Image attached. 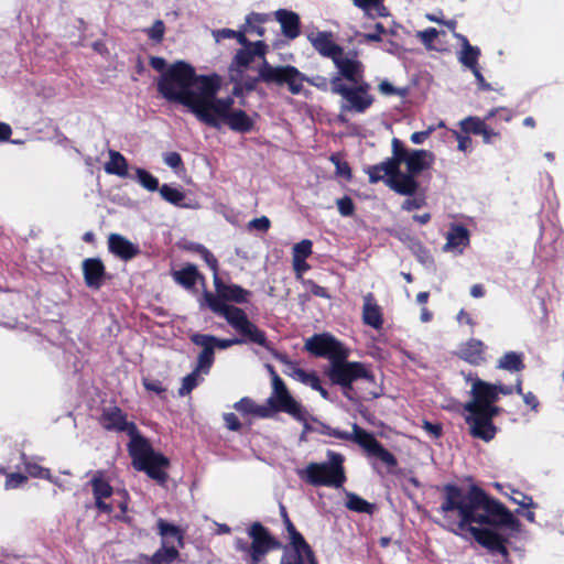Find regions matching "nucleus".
<instances>
[{
	"mask_svg": "<svg viewBox=\"0 0 564 564\" xmlns=\"http://www.w3.org/2000/svg\"><path fill=\"white\" fill-rule=\"evenodd\" d=\"M442 494L443 500L437 511L443 517L446 530L460 536L469 534L489 553L509 558V539L497 530L519 532L521 522L501 501L478 485L464 489L456 484H446L442 487Z\"/></svg>",
	"mask_w": 564,
	"mask_h": 564,
	"instance_id": "nucleus-1",
	"label": "nucleus"
},
{
	"mask_svg": "<svg viewBox=\"0 0 564 564\" xmlns=\"http://www.w3.org/2000/svg\"><path fill=\"white\" fill-rule=\"evenodd\" d=\"M220 88L219 75H197L193 66L183 61L170 65L158 80V90L162 97L185 106L196 119Z\"/></svg>",
	"mask_w": 564,
	"mask_h": 564,
	"instance_id": "nucleus-2",
	"label": "nucleus"
},
{
	"mask_svg": "<svg viewBox=\"0 0 564 564\" xmlns=\"http://www.w3.org/2000/svg\"><path fill=\"white\" fill-rule=\"evenodd\" d=\"M216 41L237 37L243 47L236 54L230 67L229 78L235 84L232 96L240 97L245 91L252 90L259 78L265 82L282 83V67H270L264 62V44L247 42L243 33L230 29L218 30L214 33Z\"/></svg>",
	"mask_w": 564,
	"mask_h": 564,
	"instance_id": "nucleus-3",
	"label": "nucleus"
},
{
	"mask_svg": "<svg viewBox=\"0 0 564 564\" xmlns=\"http://www.w3.org/2000/svg\"><path fill=\"white\" fill-rule=\"evenodd\" d=\"M101 424L107 430L126 432L130 436L128 444L132 465L137 470L147 475L163 485L167 479L165 469L169 459L159 452H155L149 441L138 432L134 423L128 422L124 413L119 408H109L104 411Z\"/></svg>",
	"mask_w": 564,
	"mask_h": 564,
	"instance_id": "nucleus-4",
	"label": "nucleus"
},
{
	"mask_svg": "<svg viewBox=\"0 0 564 564\" xmlns=\"http://www.w3.org/2000/svg\"><path fill=\"white\" fill-rule=\"evenodd\" d=\"M349 350L330 362L324 375L329 381L339 386L349 400H375L382 395V388L377 384L373 372L362 362L348 361Z\"/></svg>",
	"mask_w": 564,
	"mask_h": 564,
	"instance_id": "nucleus-5",
	"label": "nucleus"
},
{
	"mask_svg": "<svg viewBox=\"0 0 564 564\" xmlns=\"http://www.w3.org/2000/svg\"><path fill=\"white\" fill-rule=\"evenodd\" d=\"M392 154L395 155L400 182H393L392 191L399 195L412 196L417 193L420 183L416 177L425 170L431 169L435 156L431 151L423 149L409 150L404 143L393 138L391 142Z\"/></svg>",
	"mask_w": 564,
	"mask_h": 564,
	"instance_id": "nucleus-6",
	"label": "nucleus"
},
{
	"mask_svg": "<svg viewBox=\"0 0 564 564\" xmlns=\"http://www.w3.org/2000/svg\"><path fill=\"white\" fill-rule=\"evenodd\" d=\"M471 381L470 400L464 403V411L479 410L494 421L496 416L502 413L503 409L496 403L500 394L510 395L512 393L522 394V377H518L514 386L503 383H491L478 377H467Z\"/></svg>",
	"mask_w": 564,
	"mask_h": 564,
	"instance_id": "nucleus-7",
	"label": "nucleus"
},
{
	"mask_svg": "<svg viewBox=\"0 0 564 564\" xmlns=\"http://www.w3.org/2000/svg\"><path fill=\"white\" fill-rule=\"evenodd\" d=\"M370 88V84L365 80V66L361 62L351 79H345L339 73L333 76V94L341 97L343 111L364 113L369 109L375 101Z\"/></svg>",
	"mask_w": 564,
	"mask_h": 564,
	"instance_id": "nucleus-8",
	"label": "nucleus"
},
{
	"mask_svg": "<svg viewBox=\"0 0 564 564\" xmlns=\"http://www.w3.org/2000/svg\"><path fill=\"white\" fill-rule=\"evenodd\" d=\"M232 106V96L219 98L217 95H213L197 120L217 129L227 124L236 132L251 131L254 126L253 118L242 109H234Z\"/></svg>",
	"mask_w": 564,
	"mask_h": 564,
	"instance_id": "nucleus-9",
	"label": "nucleus"
},
{
	"mask_svg": "<svg viewBox=\"0 0 564 564\" xmlns=\"http://www.w3.org/2000/svg\"><path fill=\"white\" fill-rule=\"evenodd\" d=\"M329 462L310 463L301 473V478L314 487L340 488L346 481L344 457L341 454L328 451Z\"/></svg>",
	"mask_w": 564,
	"mask_h": 564,
	"instance_id": "nucleus-10",
	"label": "nucleus"
},
{
	"mask_svg": "<svg viewBox=\"0 0 564 564\" xmlns=\"http://www.w3.org/2000/svg\"><path fill=\"white\" fill-rule=\"evenodd\" d=\"M352 432H345L330 426H325L324 434L344 441H351L362 447L368 456H373L381 460L387 467L394 468L398 465L397 457L389 452L376 438V436L367 430L360 427L357 423H352Z\"/></svg>",
	"mask_w": 564,
	"mask_h": 564,
	"instance_id": "nucleus-11",
	"label": "nucleus"
},
{
	"mask_svg": "<svg viewBox=\"0 0 564 564\" xmlns=\"http://www.w3.org/2000/svg\"><path fill=\"white\" fill-rule=\"evenodd\" d=\"M312 46L324 57L330 58L337 68V73L351 79L359 67V59L355 54L352 57L344 56V48L336 44L332 32L319 31L308 36Z\"/></svg>",
	"mask_w": 564,
	"mask_h": 564,
	"instance_id": "nucleus-12",
	"label": "nucleus"
},
{
	"mask_svg": "<svg viewBox=\"0 0 564 564\" xmlns=\"http://www.w3.org/2000/svg\"><path fill=\"white\" fill-rule=\"evenodd\" d=\"M205 301L209 308L216 314L224 316L236 332L253 343L265 345L264 335L248 319L241 308L227 304L212 293L205 294Z\"/></svg>",
	"mask_w": 564,
	"mask_h": 564,
	"instance_id": "nucleus-13",
	"label": "nucleus"
},
{
	"mask_svg": "<svg viewBox=\"0 0 564 564\" xmlns=\"http://www.w3.org/2000/svg\"><path fill=\"white\" fill-rule=\"evenodd\" d=\"M272 376L273 393L267 400L265 404H257L249 398H242L235 403V409L246 416L251 417H271L282 410V380L271 365H265Z\"/></svg>",
	"mask_w": 564,
	"mask_h": 564,
	"instance_id": "nucleus-14",
	"label": "nucleus"
},
{
	"mask_svg": "<svg viewBox=\"0 0 564 564\" xmlns=\"http://www.w3.org/2000/svg\"><path fill=\"white\" fill-rule=\"evenodd\" d=\"M304 349L314 357L328 359L329 364L348 350L329 333L314 334L305 340Z\"/></svg>",
	"mask_w": 564,
	"mask_h": 564,
	"instance_id": "nucleus-15",
	"label": "nucleus"
},
{
	"mask_svg": "<svg viewBox=\"0 0 564 564\" xmlns=\"http://www.w3.org/2000/svg\"><path fill=\"white\" fill-rule=\"evenodd\" d=\"M248 535L252 540L251 545L248 546L246 542L238 540L237 547L241 551L248 552L253 564L259 563L262 556L278 546V542L259 522L253 523L249 528Z\"/></svg>",
	"mask_w": 564,
	"mask_h": 564,
	"instance_id": "nucleus-16",
	"label": "nucleus"
},
{
	"mask_svg": "<svg viewBox=\"0 0 564 564\" xmlns=\"http://www.w3.org/2000/svg\"><path fill=\"white\" fill-rule=\"evenodd\" d=\"M284 527L290 535V547L285 550L284 564H305V557L314 553L304 536L296 530L284 511Z\"/></svg>",
	"mask_w": 564,
	"mask_h": 564,
	"instance_id": "nucleus-17",
	"label": "nucleus"
},
{
	"mask_svg": "<svg viewBox=\"0 0 564 564\" xmlns=\"http://www.w3.org/2000/svg\"><path fill=\"white\" fill-rule=\"evenodd\" d=\"M465 422L468 425L469 435L486 443L492 441L499 429L491 419L479 410L465 411Z\"/></svg>",
	"mask_w": 564,
	"mask_h": 564,
	"instance_id": "nucleus-18",
	"label": "nucleus"
},
{
	"mask_svg": "<svg viewBox=\"0 0 564 564\" xmlns=\"http://www.w3.org/2000/svg\"><path fill=\"white\" fill-rule=\"evenodd\" d=\"M366 173L368 174L370 184L382 181L390 189L394 186L393 182H400L398 163L393 154L379 164L368 166Z\"/></svg>",
	"mask_w": 564,
	"mask_h": 564,
	"instance_id": "nucleus-19",
	"label": "nucleus"
},
{
	"mask_svg": "<svg viewBox=\"0 0 564 564\" xmlns=\"http://www.w3.org/2000/svg\"><path fill=\"white\" fill-rule=\"evenodd\" d=\"M362 323L380 330L383 327L384 318L381 306L378 304L373 293L369 292L364 296Z\"/></svg>",
	"mask_w": 564,
	"mask_h": 564,
	"instance_id": "nucleus-20",
	"label": "nucleus"
},
{
	"mask_svg": "<svg viewBox=\"0 0 564 564\" xmlns=\"http://www.w3.org/2000/svg\"><path fill=\"white\" fill-rule=\"evenodd\" d=\"M191 338L195 345L203 348V351L197 358V366L195 369L204 375H207L214 362V349L212 347V341L215 340V336L194 334Z\"/></svg>",
	"mask_w": 564,
	"mask_h": 564,
	"instance_id": "nucleus-21",
	"label": "nucleus"
},
{
	"mask_svg": "<svg viewBox=\"0 0 564 564\" xmlns=\"http://www.w3.org/2000/svg\"><path fill=\"white\" fill-rule=\"evenodd\" d=\"M108 248L111 253L126 261L134 258L140 252L137 245L119 234L109 235Z\"/></svg>",
	"mask_w": 564,
	"mask_h": 564,
	"instance_id": "nucleus-22",
	"label": "nucleus"
},
{
	"mask_svg": "<svg viewBox=\"0 0 564 564\" xmlns=\"http://www.w3.org/2000/svg\"><path fill=\"white\" fill-rule=\"evenodd\" d=\"M486 346L480 339L470 338L462 344L457 356L473 366H479L485 362Z\"/></svg>",
	"mask_w": 564,
	"mask_h": 564,
	"instance_id": "nucleus-23",
	"label": "nucleus"
},
{
	"mask_svg": "<svg viewBox=\"0 0 564 564\" xmlns=\"http://www.w3.org/2000/svg\"><path fill=\"white\" fill-rule=\"evenodd\" d=\"M180 556L178 549L169 545L166 540H162L161 547L151 556L141 554L137 558L138 564H172Z\"/></svg>",
	"mask_w": 564,
	"mask_h": 564,
	"instance_id": "nucleus-24",
	"label": "nucleus"
},
{
	"mask_svg": "<svg viewBox=\"0 0 564 564\" xmlns=\"http://www.w3.org/2000/svg\"><path fill=\"white\" fill-rule=\"evenodd\" d=\"M85 282L89 288L99 289L105 276V267L97 258H89L83 262Z\"/></svg>",
	"mask_w": 564,
	"mask_h": 564,
	"instance_id": "nucleus-25",
	"label": "nucleus"
},
{
	"mask_svg": "<svg viewBox=\"0 0 564 564\" xmlns=\"http://www.w3.org/2000/svg\"><path fill=\"white\" fill-rule=\"evenodd\" d=\"M215 289L217 292V299L225 301H234L237 303H243L247 301L249 292L236 284H225L218 276L214 280Z\"/></svg>",
	"mask_w": 564,
	"mask_h": 564,
	"instance_id": "nucleus-26",
	"label": "nucleus"
},
{
	"mask_svg": "<svg viewBox=\"0 0 564 564\" xmlns=\"http://www.w3.org/2000/svg\"><path fill=\"white\" fill-rule=\"evenodd\" d=\"M469 245V231L463 225H455L451 228L446 237L444 250L463 252Z\"/></svg>",
	"mask_w": 564,
	"mask_h": 564,
	"instance_id": "nucleus-27",
	"label": "nucleus"
},
{
	"mask_svg": "<svg viewBox=\"0 0 564 564\" xmlns=\"http://www.w3.org/2000/svg\"><path fill=\"white\" fill-rule=\"evenodd\" d=\"M91 486L97 508L104 512L110 513L113 508L110 503L105 502L104 499L111 496V486L101 476L94 477L91 479Z\"/></svg>",
	"mask_w": 564,
	"mask_h": 564,
	"instance_id": "nucleus-28",
	"label": "nucleus"
},
{
	"mask_svg": "<svg viewBox=\"0 0 564 564\" xmlns=\"http://www.w3.org/2000/svg\"><path fill=\"white\" fill-rule=\"evenodd\" d=\"M296 381L311 387L313 390L318 391L324 399H328V391L322 386L319 377L315 371H305L301 368L293 369L290 375Z\"/></svg>",
	"mask_w": 564,
	"mask_h": 564,
	"instance_id": "nucleus-29",
	"label": "nucleus"
},
{
	"mask_svg": "<svg viewBox=\"0 0 564 564\" xmlns=\"http://www.w3.org/2000/svg\"><path fill=\"white\" fill-rule=\"evenodd\" d=\"M109 161L105 164V172L119 177H128V162L118 151L109 150Z\"/></svg>",
	"mask_w": 564,
	"mask_h": 564,
	"instance_id": "nucleus-30",
	"label": "nucleus"
},
{
	"mask_svg": "<svg viewBox=\"0 0 564 564\" xmlns=\"http://www.w3.org/2000/svg\"><path fill=\"white\" fill-rule=\"evenodd\" d=\"M497 368L509 372H521L525 368L524 355L517 351H507L498 359Z\"/></svg>",
	"mask_w": 564,
	"mask_h": 564,
	"instance_id": "nucleus-31",
	"label": "nucleus"
},
{
	"mask_svg": "<svg viewBox=\"0 0 564 564\" xmlns=\"http://www.w3.org/2000/svg\"><path fill=\"white\" fill-rule=\"evenodd\" d=\"M284 413L292 415L295 420L307 423L308 421V412L306 409L299 403L288 391L284 386Z\"/></svg>",
	"mask_w": 564,
	"mask_h": 564,
	"instance_id": "nucleus-32",
	"label": "nucleus"
},
{
	"mask_svg": "<svg viewBox=\"0 0 564 564\" xmlns=\"http://www.w3.org/2000/svg\"><path fill=\"white\" fill-rule=\"evenodd\" d=\"M158 531L162 536V540H166L169 542V538H173L177 542V546L180 549L184 547V534L185 531L180 527L169 523L163 519L158 520Z\"/></svg>",
	"mask_w": 564,
	"mask_h": 564,
	"instance_id": "nucleus-33",
	"label": "nucleus"
},
{
	"mask_svg": "<svg viewBox=\"0 0 564 564\" xmlns=\"http://www.w3.org/2000/svg\"><path fill=\"white\" fill-rule=\"evenodd\" d=\"M304 82H307V78L297 68L291 65L284 66V84L292 94H300Z\"/></svg>",
	"mask_w": 564,
	"mask_h": 564,
	"instance_id": "nucleus-34",
	"label": "nucleus"
},
{
	"mask_svg": "<svg viewBox=\"0 0 564 564\" xmlns=\"http://www.w3.org/2000/svg\"><path fill=\"white\" fill-rule=\"evenodd\" d=\"M354 6L362 10L365 14L376 18L388 15L384 0H351Z\"/></svg>",
	"mask_w": 564,
	"mask_h": 564,
	"instance_id": "nucleus-35",
	"label": "nucleus"
},
{
	"mask_svg": "<svg viewBox=\"0 0 564 564\" xmlns=\"http://www.w3.org/2000/svg\"><path fill=\"white\" fill-rule=\"evenodd\" d=\"M159 192H160L161 197L164 200H166L167 203H170L174 206L182 207V208H192L193 207L192 205L184 203L185 194H184V192H182L181 189H178L176 187L170 186L167 184H163L160 187Z\"/></svg>",
	"mask_w": 564,
	"mask_h": 564,
	"instance_id": "nucleus-36",
	"label": "nucleus"
},
{
	"mask_svg": "<svg viewBox=\"0 0 564 564\" xmlns=\"http://www.w3.org/2000/svg\"><path fill=\"white\" fill-rule=\"evenodd\" d=\"M480 50L477 46L469 44L467 39H464L463 50L460 52L459 62L470 70L478 68V58Z\"/></svg>",
	"mask_w": 564,
	"mask_h": 564,
	"instance_id": "nucleus-37",
	"label": "nucleus"
},
{
	"mask_svg": "<svg viewBox=\"0 0 564 564\" xmlns=\"http://www.w3.org/2000/svg\"><path fill=\"white\" fill-rule=\"evenodd\" d=\"M301 34V20L294 11L284 9V37L294 40Z\"/></svg>",
	"mask_w": 564,
	"mask_h": 564,
	"instance_id": "nucleus-38",
	"label": "nucleus"
},
{
	"mask_svg": "<svg viewBox=\"0 0 564 564\" xmlns=\"http://www.w3.org/2000/svg\"><path fill=\"white\" fill-rule=\"evenodd\" d=\"M488 121L489 120H486V116L484 118H479L477 116H469L459 122V127H460L462 132L467 135H469V134L480 135L484 126Z\"/></svg>",
	"mask_w": 564,
	"mask_h": 564,
	"instance_id": "nucleus-39",
	"label": "nucleus"
},
{
	"mask_svg": "<svg viewBox=\"0 0 564 564\" xmlns=\"http://www.w3.org/2000/svg\"><path fill=\"white\" fill-rule=\"evenodd\" d=\"M346 508L359 513H372L373 505L354 492H346Z\"/></svg>",
	"mask_w": 564,
	"mask_h": 564,
	"instance_id": "nucleus-40",
	"label": "nucleus"
},
{
	"mask_svg": "<svg viewBox=\"0 0 564 564\" xmlns=\"http://www.w3.org/2000/svg\"><path fill=\"white\" fill-rule=\"evenodd\" d=\"M175 281L185 288H192L196 283L197 270L194 265H188L173 274Z\"/></svg>",
	"mask_w": 564,
	"mask_h": 564,
	"instance_id": "nucleus-41",
	"label": "nucleus"
},
{
	"mask_svg": "<svg viewBox=\"0 0 564 564\" xmlns=\"http://www.w3.org/2000/svg\"><path fill=\"white\" fill-rule=\"evenodd\" d=\"M135 180L143 188L150 192L160 191L159 180L144 169H135Z\"/></svg>",
	"mask_w": 564,
	"mask_h": 564,
	"instance_id": "nucleus-42",
	"label": "nucleus"
},
{
	"mask_svg": "<svg viewBox=\"0 0 564 564\" xmlns=\"http://www.w3.org/2000/svg\"><path fill=\"white\" fill-rule=\"evenodd\" d=\"M25 471L33 478L46 479L51 482L56 484L57 481L52 477L50 469L42 467L35 462H24Z\"/></svg>",
	"mask_w": 564,
	"mask_h": 564,
	"instance_id": "nucleus-43",
	"label": "nucleus"
},
{
	"mask_svg": "<svg viewBox=\"0 0 564 564\" xmlns=\"http://www.w3.org/2000/svg\"><path fill=\"white\" fill-rule=\"evenodd\" d=\"M203 375L204 373L194 369L189 375L184 377L182 387L178 390L180 395L184 397L188 394L194 388H196L202 382Z\"/></svg>",
	"mask_w": 564,
	"mask_h": 564,
	"instance_id": "nucleus-44",
	"label": "nucleus"
},
{
	"mask_svg": "<svg viewBox=\"0 0 564 564\" xmlns=\"http://www.w3.org/2000/svg\"><path fill=\"white\" fill-rule=\"evenodd\" d=\"M265 21L264 15L252 13L247 17L246 20V26H245V33L248 34H257L259 36L263 35V28L261 26V23Z\"/></svg>",
	"mask_w": 564,
	"mask_h": 564,
	"instance_id": "nucleus-45",
	"label": "nucleus"
},
{
	"mask_svg": "<svg viewBox=\"0 0 564 564\" xmlns=\"http://www.w3.org/2000/svg\"><path fill=\"white\" fill-rule=\"evenodd\" d=\"M329 160L335 165L337 176H340L346 181H350L352 178L351 169L348 162L343 161L339 154H332Z\"/></svg>",
	"mask_w": 564,
	"mask_h": 564,
	"instance_id": "nucleus-46",
	"label": "nucleus"
},
{
	"mask_svg": "<svg viewBox=\"0 0 564 564\" xmlns=\"http://www.w3.org/2000/svg\"><path fill=\"white\" fill-rule=\"evenodd\" d=\"M339 214L343 217H351L355 214L356 206L351 197L345 195L336 202Z\"/></svg>",
	"mask_w": 564,
	"mask_h": 564,
	"instance_id": "nucleus-47",
	"label": "nucleus"
},
{
	"mask_svg": "<svg viewBox=\"0 0 564 564\" xmlns=\"http://www.w3.org/2000/svg\"><path fill=\"white\" fill-rule=\"evenodd\" d=\"M312 247L310 239H303L293 247V259H307L312 254Z\"/></svg>",
	"mask_w": 564,
	"mask_h": 564,
	"instance_id": "nucleus-48",
	"label": "nucleus"
},
{
	"mask_svg": "<svg viewBox=\"0 0 564 564\" xmlns=\"http://www.w3.org/2000/svg\"><path fill=\"white\" fill-rule=\"evenodd\" d=\"M510 500L519 505L525 509H534L536 508V503L533 501L531 496H528L519 490H512V495L510 496Z\"/></svg>",
	"mask_w": 564,
	"mask_h": 564,
	"instance_id": "nucleus-49",
	"label": "nucleus"
},
{
	"mask_svg": "<svg viewBox=\"0 0 564 564\" xmlns=\"http://www.w3.org/2000/svg\"><path fill=\"white\" fill-rule=\"evenodd\" d=\"M145 33L149 36V39L156 43H160L163 40L165 33L164 22L162 20L154 21V23L145 30Z\"/></svg>",
	"mask_w": 564,
	"mask_h": 564,
	"instance_id": "nucleus-50",
	"label": "nucleus"
},
{
	"mask_svg": "<svg viewBox=\"0 0 564 564\" xmlns=\"http://www.w3.org/2000/svg\"><path fill=\"white\" fill-rule=\"evenodd\" d=\"M495 117H498L500 120L505 122H510L513 118V112L511 109L507 107H496L490 109L486 113V120H491Z\"/></svg>",
	"mask_w": 564,
	"mask_h": 564,
	"instance_id": "nucleus-51",
	"label": "nucleus"
},
{
	"mask_svg": "<svg viewBox=\"0 0 564 564\" xmlns=\"http://www.w3.org/2000/svg\"><path fill=\"white\" fill-rule=\"evenodd\" d=\"M378 89H379V91L381 94H383L386 96L397 95V96H400V97H405L408 95V93H409L408 88H405V87H403V88L394 87L388 80H382L379 84Z\"/></svg>",
	"mask_w": 564,
	"mask_h": 564,
	"instance_id": "nucleus-52",
	"label": "nucleus"
},
{
	"mask_svg": "<svg viewBox=\"0 0 564 564\" xmlns=\"http://www.w3.org/2000/svg\"><path fill=\"white\" fill-rule=\"evenodd\" d=\"M307 83L322 91L330 90L333 93V77L328 79L325 76L316 75L307 78Z\"/></svg>",
	"mask_w": 564,
	"mask_h": 564,
	"instance_id": "nucleus-53",
	"label": "nucleus"
},
{
	"mask_svg": "<svg viewBox=\"0 0 564 564\" xmlns=\"http://www.w3.org/2000/svg\"><path fill=\"white\" fill-rule=\"evenodd\" d=\"M197 250H198L200 257L204 259V261L207 263V265L214 272V278L218 276V274H217L218 262H217V259L214 257V254L203 246H199Z\"/></svg>",
	"mask_w": 564,
	"mask_h": 564,
	"instance_id": "nucleus-54",
	"label": "nucleus"
},
{
	"mask_svg": "<svg viewBox=\"0 0 564 564\" xmlns=\"http://www.w3.org/2000/svg\"><path fill=\"white\" fill-rule=\"evenodd\" d=\"M424 205H425V197L423 195L415 196V194H414L412 196H408V198L402 203V209L411 212L414 209H420Z\"/></svg>",
	"mask_w": 564,
	"mask_h": 564,
	"instance_id": "nucleus-55",
	"label": "nucleus"
},
{
	"mask_svg": "<svg viewBox=\"0 0 564 564\" xmlns=\"http://www.w3.org/2000/svg\"><path fill=\"white\" fill-rule=\"evenodd\" d=\"M28 480V477L19 474V473H11L7 475L4 488L7 490L15 489L20 486H22Z\"/></svg>",
	"mask_w": 564,
	"mask_h": 564,
	"instance_id": "nucleus-56",
	"label": "nucleus"
},
{
	"mask_svg": "<svg viewBox=\"0 0 564 564\" xmlns=\"http://www.w3.org/2000/svg\"><path fill=\"white\" fill-rule=\"evenodd\" d=\"M480 135L482 137V142L485 144H494L501 138L500 131L492 129L487 122L484 126Z\"/></svg>",
	"mask_w": 564,
	"mask_h": 564,
	"instance_id": "nucleus-57",
	"label": "nucleus"
},
{
	"mask_svg": "<svg viewBox=\"0 0 564 564\" xmlns=\"http://www.w3.org/2000/svg\"><path fill=\"white\" fill-rule=\"evenodd\" d=\"M437 36L438 31L435 28H427L417 33V37L426 47H430L432 43L437 39Z\"/></svg>",
	"mask_w": 564,
	"mask_h": 564,
	"instance_id": "nucleus-58",
	"label": "nucleus"
},
{
	"mask_svg": "<svg viewBox=\"0 0 564 564\" xmlns=\"http://www.w3.org/2000/svg\"><path fill=\"white\" fill-rule=\"evenodd\" d=\"M164 163L171 169L177 170L183 166V160L177 152H166L163 154Z\"/></svg>",
	"mask_w": 564,
	"mask_h": 564,
	"instance_id": "nucleus-59",
	"label": "nucleus"
},
{
	"mask_svg": "<svg viewBox=\"0 0 564 564\" xmlns=\"http://www.w3.org/2000/svg\"><path fill=\"white\" fill-rule=\"evenodd\" d=\"M454 135L457 140V149L462 152H469L471 151V147H473V140L469 135L465 134V133H460V132H457V131H454Z\"/></svg>",
	"mask_w": 564,
	"mask_h": 564,
	"instance_id": "nucleus-60",
	"label": "nucleus"
},
{
	"mask_svg": "<svg viewBox=\"0 0 564 564\" xmlns=\"http://www.w3.org/2000/svg\"><path fill=\"white\" fill-rule=\"evenodd\" d=\"M270 227V220L269 218L262 216L259 218H254L249 221L248 229L249 230H256L260 232H265Z\"/></svg>",
	"mask_w": 564,
	"mask_h": 564,
	"instance_id": "nucleus-61",
	"label": "nucleus"
},
{
	"mask_svg": "<svg viewBox=\"0 0 564 564\" xmlns=\"http://www.w3.org/2000/svg\"><path fill=\"white\" fill-rule=\"evenodd\" d=\"M422 427L433 438H440L443 435V425L441 423H432L425 420Z\"/></svg>",
	"mask_w": 564,
	"mask_h": 564,
	"instance_id": "nucleus-62",
	"label": "nucleus"
},
{
	"mask_svg": "<svg viewBox=\"0 0 564 564\" xmlns=\"http://www.w3.org/2000/svg\"><path fill=\"white\" fill-rule=\"evenodd\" d=\"M305 288L315 296L327 299L329 297V294L327 290L318 284H316L312 280H305L303 281Z\"/></svg>",
	"mask_w": 564,
	"mask_h": 564,
	"instance_id": "nucleus-63",
	"label": "nucleus"
},
{
	"mask_svg": "<svg viewBox=\"0 0 564 564\" xmlns=\"http://www.w3.org/2000/svg\"><path fill=\"white\" fill-rule=\"evenodd\" d=\"M142 382H143L144 388L148 391H152L158 394L165 391V388L163 387L162 382L159 380L144 378Z\"/></svg>",
	"mask_w": 564,
	"mask_h": 564,
	"instance_id": "nucleus-64",
	"label": "nucleus"
}]
</instances>
